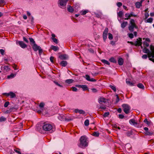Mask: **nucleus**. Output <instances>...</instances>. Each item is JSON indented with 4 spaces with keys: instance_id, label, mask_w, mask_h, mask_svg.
Listing matches in <instances>:
<instances>
[{
    "instance_id": "1",
    "label": "nucleus",
    "mask_w": 154,
    "mask_h": 154,
    "mask_svg": "<svg viewBox=\"0 0 154 154\" xmlns=\"http://www.w3.org/2000/svg\"><path fill=\"white\" fill-rule=\"evenodd\" d=\"M150 48L151 51L146 47L143 49V53L147 54L149 60L154 62V46L150 45Z\"/></svg>"
},
{
    "instance_id": "2",
    "label": "nucleus",
    "mask_w": 154,
    "mask_h": 154,
    "mask_svg": "<svg viewBox=\"0 0 154 154\" xmlns=\"http://www.w3.org/2000/svg\"><path fill=\"white\" fill-rule=\"evenodd\" d=\"M42 128L44 131H49L51 133L54 132L55 130V128L53 127L52 125L46 122H45L44 123Z\"/></svg>"
},
{
    "instance_id": "3",
    "label": "nucleus",
    "mask_w": 154,
    "mask_h": 154,
    "mask_svg": "<svg viewBox=\"0 0 154 154\" xmlns=\"http://www.w3.org/2000/svg\"><path fill=\"white\" fill-rule=\"evenodd\" d=\"M80 143L79 145L80 147L83 148L88 146V143L87 142V138L86 137L82 136L80 139Z\"/></svg>"
},
{
    "instance_id": "4",
    "label": "nucleus",
    "mask_w": 154,
    "mask_h": 154,
    "mask_svg": "<svg viewBox=\"0 0 154 154\" xmlns=\"http://www.w3.org/2000/svg\"><path fill=\"white\" fill-rule=\"evenodd\" d=\"M131 25H129L128 28L129 30L131 32H132L134 31V28L136 29L137 28V26H136L134 20L133 19H131L130 21Z\"/></svg>"
},
{
    "instance_id": "5",
    "label": "nucleus",
    "mask_w": 154,
    "mask_h": 154,
    "mask_svg": "<svg viewBox=\"0 0 154 154\" xmlns=\"http://www.w3.org/2000/svg\"><path fill=\"white\" fill-rule=\"evenodd\" d=\"M122 106L123 108V110L125 113L128 114L130 112V107L128 104H123L122 105Z\"/></svg>"
},
{
    "instance_id": "6",
    "label": "nucleus",
    "mask_w": 154,
    "mask_h": 154,
    "mask_svg": "<svg viewBox=\"0 0 154 154\" xmlns=\"http://www.w3.org/2000/svg\"><path fill=\"white\" fill-rule=\"evenodd\" d=\"M67 2V0H59V3L61 6L60 7L62 8H65Z\"/></svg>"
},
{
    "instance_id": "7",
    "label": "nucleus",
    "mask_w": 154,
    "mask_h": 154,
    "mask_svg": "<svg viewBox=\"0 0 154 154\" xmlns=\"http://www.w3.org/2000/svg\"><path fill=\"white\" fill-rule=\"evenodd\" d=\"M108 32V29L107 28H106L105 29L103 34V40L104 42H105L107 38V36Z\"/></svg>"
},
{
    "instance_id": "8",
    "label": "nucleus",
    "mask_w": 154,
    "mask_h": 154,
    "mask_svg": "<svg viewBox=\"0 0 154 154\" xmlns=\"http://www.w3.org/2000/svg\"><path fill=\"white\" fill-rule=\"evenodd\" d=\"M142 39L141 38H139L138 39H137V40L134 43V45L137 46H141V48H143V47L141 46L142 45Z\"/></svg>"
},
{
    "instance_id": "9",
    "label": "nucleus",
    "mask_w": 154,
    "mask_h": 154,
    "mask_svg": "<svg viewBox=\"0 0 154 154\" xmlns=\"http://www.w3.org/2000/svg\"><path fill=\"white\" fill-rule=\"evenodd\" d=\"M3 94L7 97L10 96L11 98H13L16 96V94L12 92H10L9 93H4Z\"/></svg>"
},
{
    "instance_id": "10",
    "label": "nucleus",
    "mask_w": 154,
    "mask_h": 154,
    "mask_svg": "<svg viewBox=\"0 0 154 154\" xmlns=\"http://www.w3.org/2000/svg\"><path fill=\"white\" fill-rule=\"evenodd\" d=\"M16 43L17 44H18V45L23 48H25L27 46V45L25 44L23 41H18Z\"/></svg>"
},
{
    "instance_id": "11",
    "label": "nucleus",
    "mask_w": 154,
    "mask_h": 154,
    "mask_svg": "<svg viewBox=\"0 0 154 154\" xmlns=\"http://www.w3.org/2000/svg\"><path fill=\"white\" fill-rule=\"evenodd\" d=\"M98 100V102L100 104H104L106 102V100L103 97L100 98Z\"/></svg>"
},
{
    "instance_id": "12",
    "label": "nucleus",
    "mask_w": 154,
    "mask_h": 154,
    "mask_svg": "<svg viewBox=\"0 0 154 154\" xmlns=\"http://www.w3.org/2000/svg\"><path fill=\"white\" fill-rule=\"evenodd\" d=\"M85 78L86 80L91 82H95L96 80L93 78H90V76L88 75H85Z\"/></svg>"
},
{
    "instance_id": "13",
    "label": "nucleus",
    "mask_w": 154,
    "mask_h": 154,
    "mask_svg": "<svg viewBox=\"0 0 154 154\" xmlns=\"http://www.w3.org/2000/svg\"><path fill=\"white\" fill-rule=\"evenodd\" d=\"M32 48L35 51H37L40 48V47L38 46L35 43L34 44L32 47Z\"/></svg>"
},
{
    "instance_id": "14",
    "label": "nucleus",
    "mask_w": 154,
    "mask_h": 154,
    "mask_svg": "<svg viewBox=\"0 0 154 154\" xmlns=\"http://www.w3.org/2000/svg\"><path fill=\"white\" fill-rule=\"evenodd\" d=\"M58 119L61 121H63L65 120H67L65 117L62 115H60L58 116Z\"/></svg>"
},
{
    "instance_id": "15",
    "label": "nucleus",
    "mask_w": 154,
    "mask_h": 154,
    "mask_svg": "<svg viewBox=\"0 0 154 154\" xmlns=\"http://www.w3.org/2000/svg\"><path fill=\"white\" fill-rule=\"evenodd\" d=\"M75 113H79L80 114H84L85 113V112L82 110H79V109H75Z\"/></svg>"
},
{
    "instance_id": "16",
    "label": "nucleus",
    "mask_w": 154,
    "mask_h": 154,
    "mask_svg": "<svg viewBox=\"0 0 154 154\" xmlns=\"http://www.w3.org/2000/svg\"><path fill=\"white\" fill-rule=\"evenodd\" d=\"M119 64L120 65H122L124 63V60L122 58H120L119 59L118 61Z\"/></svg>"
},
{
    "instance_id": "17",
    "label": "nucleus",
    "mask_w": 154,
    "mask_h": 154,
    "mask_svg": "<svg viewBox=\"0 0 154 154\" xmlns=\"http://www.w3.org/2000/svg\"><path fill=\"white\" fill-rule=\"evenodd\" d=\"M129 123L130 124H132L133 125H135L137 124V123L135 121L134 119H131L129 120Z\"/></svg>"
},
{
    "instance_id": "18",
    "label": "nucleus",
    "mask_w": 154,
    "mask_h": 154,
    "mask_svg": "<svg viewBox=\"0 0 154 154\" xmlns=\"http://www.w3.org/2000/svg\"><path fill=\"white\" fill-rule=\"evenodd\" d=\"M143 122L144 123H146L148 126H149L152 123L151 121H148L147 119H145L144 120Z\"/></svg>"
},
{
    "instance_id": "19",
    "label": "nucleus",
    "mask_w": 154,
    "mask_h": 154,
    "mask_svg": "<svg viewBox=\"0 0 154 154\" xmlns=\"http://www.w3.org/2000/svg\"><path fill=\"white\" fill-rule=\"evenodd\" d=\"M51 49L53 50L54 51H56L59 49V48L58 47L54 45H51Z\"/></svg>"
},
{
    "instance_id": "20",
    "label": "nucleus",
    "mask_w": 154,
    "mask_h": 154,
    "mask_svg": "<svg viewBox=\"0 0 154 154\" xmlns=\"http://www.w3.org/2000/svg\"><path fill=\"white\" fill-rule=\"evenodd\" d=\"M136 7L139 8L142 6V3L140 2H137L135 3Z\"/></svg>"
},
{
    "instance_id": "21",
    "label": "nucleus",
    "mask_w": 154,
    "mask_h": 154,
    "mask_svg": "<svg viewBox=\"0 0 154 154\" xmlns=\"http://www.w3.org/2000/svg\"><path fill=\"white\" fill-rule=\"evenodd\" d=\"M60 65L63 66H65L67 64V62L66 61H62L60 63Z\"/></svg>"
},
{
    "instance_id": "22",
    "label": "nucleus",
    "mask_w": 154,
    "mask_h": 154,
    "mask_svg": "<svg viewBox=\"0 0 154 154\" xmlns=\"http://www.w3.org/2000/svg\"><path fill=\"white\" fill-rule=\"evenodd\" d=\"M137 86L139 88L144 89L145 88L144 86L142 83H139L137 85Z\"/></svg>"
},
{
    "instance_id": "23",
    "label": "nucleus",
    "mask_w": 154,
    "mask_h": 154,
    "mask_svg": "<svg viewBox=\"0 0 154 154\" xmlns=\"http://www.w3.org/2000/svg\"><path fill=\"white\" fill-rule=\"evenodd\" d=\"M67 56L66 55L64 54L59 56V58L61 60H64L66 58Z\"/></svg>"
},
{
    "instance_id": "24",
    "label": "nucleus",
    "mask_w": 154,
    "mask_h": 154,
    "mask_svg": "<svg viewBox=\"0 0 154 154\" xmlns=\"http://www.w3.org/2000/svg\"><path fill=\"white\" fill-rule=\"evenodd\" d=\"M153 134V132L152 131H147L145 133V134L146 135L151 136Z\"/></svg>"
},
{
    "instance_id": "25",
    "label": "nucleus",
    "mask_w": 154,
    "mask_h": 154,
    "mask_svg": "<svg viewBox=\"0 0 154 154\" xmlns=\"http://www.w3.org/2000/svg\"><path fill=\"white\" fill-rule=\"evenodd\" d=\"M128 24L127 22H124L121 24V26L122 28H124Z\"/></svg>"
},
{
    "instance_id": "26",
    "label": "nucleus",
    "mask_w": 154,
    "mask_h": 154,
    "mask_svg": "<svg viewBox=\"0 0 154 154\" xmlns=\"http://www.w3.org/2000/svg\"><path fill=\"white\" fill-rule=\"evenodd\" d=\"M68 11L71 13H72L74 11V9L71 6H69V7L67 8Z\"/></svg>"
},
{
    "instance_id": "27",
    "label": "nucleus",
    "mask_w": 154,
    "mask_h": 154,
    "mask_svg": "<svg viewBox=\"0 0 154 154\" xmlns=\"http://www.w3.org/2000/svg\"><path fill=\"white\" fill-rule=\"evenodd\" d=\"M101 61L104 64H107L108 65H109L110 64V63L108 61L105 60H101Z\"/></svg>"
},
{
    "instance_id": "28",
    "label": "nucleus",
    "mask_w": 154,
    "mask_h": 154,
    "mask_svg": "<svg viewBox=\"0 0 154 154\" xmlns=\"http://www.w3.org/2000/svg\"><path fill=\"white\" fill-rule=\"evenodd\" d=\"M74 80L72 79H67L65 81V82L68 84H70L72 83L73 82Z\"/></svg>"
},
{
    "instance_id": "29",
    "label": "nucleus",
    "mask_w": 154,
    "mask_h": 154,
    "mask_svg": "<svg viewBox=\"0 0 154 154\" xmlns=\"http://www.w3.org/2000/svg\"><path fill=\"white\" fill-rule=\"evenodd\" d=\"M125 133L127 136L130 137L132 135V131H128Z\"/></svg>"
},
{
    "instance_id": "30",
    "label": "nucleus",
    "mask_w": 154,
    "mask_h": 154,
    "mask_svg": "<svg viewBox=\"0 0 154 154\" xmlns=\"http://www.w3.org/2000/svg\"><path fill=\"white\" fill-rule=\"evenodd\" d=\"M92 135L95 137H98L99 136V133L98 132L94 131Z\"/></svg>"
},
{
    "instance_id": "31",
    "label": "nucleus",
    "mask_w": 154,
    "mask_h": 154,
    "mask_svg": "<svg viewBox=\"0 0 154 154\" xmlns=\"http://www.w3.org/2000/svg\"><path fill=\"white\" fill-rule=\"evenodd\" d=\"M6 120V118L4 116H2L0 118V122L5 121Z\"/></svg>"
},
{
    "instance_id": "32",
    "label": "nucleus",
    "mask_w": 154,
    "mask_h": 154,
    "mask_svg": "<svg viewBox=\"0 0 154 154\" xmlns=\"http://www.w3.org/2000/svg\"><path fill=\"white\" fill-rule=\"evenodd\" d=\"M88 10L82 11L80 12V13L82 15H84L85 14L87 13H88Z\"/></svg>"
},
{
    "instance_id": "33",
    "label": "nucleus",
    "mask_w": 154,
    "mask_h": 154,
    "mask_svg": "<svg viewBox=\"0 0 154 154\" xmlns=\"http://www.w3.org/2000/svg\"><path fill=\"white\" fill-rule=\"evenodd\" d=\"M109 60L110 62L113 63H116V60L113 57H111L109 59Z\"/></svg>"
},
{
    "instance_id": "34",
    "label": "nucleus",
    "mask_w": 154,
    "mask_h": 154,
    "mask_svg": "<svg viewBox=\"0 0 154 154\" xmlns=\"http://www.w3.org/2000/svg\"><path fill=\"white\" fill-rule=\"evenodd\" d=\"M81 88H82L84 91L88 89L87 87L85 85H82Z\"/></svg>"
},
{
    "instance_id": "35",
    "label": "nucleus",
    "mask_w": 154,
    "mask_h": 154,
    "mask_svg": "<svg viewBox=\"0 0 154 154\" xmlns=\"http://www.w3.org/2000/svg\"><path fill=\"white\" fill-rule=\"evenodd\" d=\"M100 107L103 110H105L106 108V106L103 104H100Z\"/></svg>"
},
{
    "instance_id": "36",
    "label": "nucleus",
    "mask_w": 154,
    "mask_h": 154,
    "mask_svg": "<svg viewBox=\"0 0 154 154\" xmlns=\"http://www.w3.org/2000/svg\"><path fill=\"white\" fill-rule=\"evenodd\" d=\"M123 13L122 11H120L118 13V16L120 17H121L123 16Z\"/></svg>"
},
{
    "instance_id": "37",
    "label": "nucleus",
    "mask_w": 154,
    "mask_h": 154,
    "mask_svg": "<svg viewBox=\"0 0 154 154\" xmlns=\"http://www.w3.org/2000/svg\"><path fill=\"white\" fill-rule=\"evenodd\" d=\"M84 124L86 126L88 125L89 124V120L88 119H86L85 121Z\"/></svg>"
},
{
    "instance_id": "38",
    "label": "nucleus",
    "mask_w": 154,
    "mask_h": 154,
    "mask_svg": "<svg viewBox=\"0 0 154 154\" xmlns=\"http://www.w3.org/2000/svg\"><path fill=\"white\" fill-rule=\"evenodd\" d=\"M109 87L110 88L112 89L115 92L116 91V88L115 86L113 85H110Z\"/></svg>"
},
{
    "instance_id": "39",
    "label": "nucleus",
    "mask_w": 154,
    "mask_h": 154,
    "mask_svg": "<svg viewBox=\"0 0 154 154\" xmlns=\"http://www.w3.org/2000/svg\"><path fill=\"white\" fill-rule=\"evenodd\" d=\"M14 151L17 153L18 154H21L20 152V149H14Z\"/></svg>"
},
{
    "instance_id": "40",
    "label": "nucleus",
    "mask_w": 154,
    "mask_h": 154,
    "mask_svg": "<svg viewBox=\"0 0 154 154\" xmlns=\"http://www.w3.org/2000/svg\"><path fill=\"white\" fill-rule=\"evenodd\" d=\"M143 45L144 46V47H148L149 45L148 43L146 41H144L143 42Z\"/></svg>"
},
{
    "instance_id": "41",
    "label": "nucleus",
    "mask_w": 154,
    "mask_h": 154,
    "mask_svg": "<svg viewBox=\"0 0 154 154\" xmlns=\"http://www.w3.org/2000/svg\"><path fill=\"white\" fill-rule=\"evenodd\" d=\"M153 21V18H150L146 20V22L147 23H151Z\"/></svg>"
},
{
    "instance_id": "42",
    "label": "nucleus",
    "mask_w": 154,
    "mask_h": 154,
    "mask_svg": "<svg viewBox=\"0 0 154 154\" xmlns=\"http://www.w3.org/2000/svg\"><path fill=\"white\" fill-rule=\"evenodd\" d=\"M125 17L127 18H125V20H128L129 18L131 17V16H130V14H126Z\"/></svg>"
},
{
    "instance_id": "43",
    "label": "nucleus",
    "mask_w": 154,
    "mask_h": 154,
    "mask_svg": "<svg viewBox=\"0 0 154 154\" xmlns=\"http://www.w3.org/2000/svg\"><path fill=\"white\" fill-rule=\"evenodd\" d=\"M108 38L110 40H112L113 38V36L110 33H108Z\"/></svg>"
},
{
    "instance_id": "44",
    "label": "nucleus",
    "mask_w": 154,
    "mask_h": 154,
    "mask_svg": "<svg viewBox=\"0 0 154 154\" xmlns=\"http://www.w3.org/2000/svg\"><path fill=\"white\" fill-rule=\"evenodd\" d=\"M29 40H30V41L32 43V44H33V45L34 44H35V41H34L33 39L32 38H29Z\"/></svg>"
},
{
    "instance_id": "45",
    "label": "nucleus",
    "mask_w": 154,
    "mask_h": 154,
    "mask_svg": "<svg viewBox=\"0 0 154 154\" xmlns=\"http://www.w3.org/2000/svg\"><path fill=\"white\" fill-rule=\"evenodd\" d=\"M54 82L56 84V85L60 87H63V86L62 85L59 84L58 82L56 81H54Z\"/></svg>"
},
{
    "instance_id": "46",
    "label": "nucleus",
    "mask_w": 154,
    "mask_h": 154,
    "mask_svg": "<svg viewBox=\"0 0 154 154\" xmlns=\"http://www.w3.org/2000/svg\"><path fill=\"white\" fill-rule=\"evenodd\" d=\"M51 39L54 43H55L56 44L57 43V38H51Z\"/></svg>"
},
{
    "instance_id": "47",
    "label": "nucleus",
    "mask_w": 154,
    "mask_h": 154,
    "mask_svg": "<svg viewBox=\"0 0 154 154\" xmlns=\"http://www.w3.org/2000/svg\"><path fill=\"white\" fill-rule=\"evenodd\" d=\"M9 102L8 101H7L5 103L4 106L5 107H7L9 105Z\"/></svg>"
},
{
    "instance_id": "48",
    "label": "nucleus",
    "mask_w": 154,
    "mask_h": 154,
    "mask_svg": "<svg viewBox=\"0 0 154 154\" xmlns=\"http://www.w3.org/2000/svg\"><path fill=\"white\" fill-rule=\"evenodd\" d=\"M44 103L43 102L41 103L39 105V106L40 107L42 108L44 107Z\"/></svg>"
},
{
    "instance_id": "49",
    "label": "nucleus",
    "mask_w": 154,
    "mask_h": 154,
    "mask_svg": "<svg viewBox=\"0 0 154 154\" xmlns=\"http://www.w3.org/2000/svg\"><path fill=\"white\" fill-rule=\"evenodd\" d=\"M126 82L127 84H128L132 86L133 85V83L131 82L130 81H127V80H126Z\"/></svg>"
},
{
    "instance_id": "50",
    "label": "nucleus",
    "mask_w": 154,
    "mask_h": 154,
    "mask_svg": "<svg viewBox=\"0 0 154 154\" xmlns=\"http://www.w3.org/2000/svg\"><path fill=\"white\" fill-rule=\"evenodd\" d=\"M116 103H117L119 101V99L118 94L116 95Z\"/></svg>"
},
{
    "instance_id": "51",
    "label": "nucleus",
    "mask_w": 154,
    "mask_h": 154,
    "mask_svg": "<svg viewBox=\"0 0 154 154\" xmlns=\"http://www.w3.org/2000/svg\"><path fill=\"white\" fill-rule=\"evenodd\" d=\"M4 69L5 70H6V71H8L9 69V66H4Z\"/></svg>"
},
{
    "instance_id": "52",
    "label": "nucleus",
    "mask_w": 154,
    "mask_h": 154,
    "mask_svg": "<svg viewBox=\"0 0 154 154\" xmlns=\"http://www.w3.org/2000/svg\"><path fill=\"white\" fill-rule=\"evenodd\" d=\"M109 115V112H106L104 113L103 115V116L104 117H107Z\"/></svg>"
},
{
    "instance_id": "53",
    "label": "nucleus",
    "mask_w": 154,
    "mask_h": 154,
    "mask_svg": "<svg viewBox=\"0 0 154 154\" xmlns=\"http://www.w3.org/2000/svg\"><path fill=\"white\" fill-rule=\"evenodd\" d=\"M130 16H131V17H137V15L134 14V13L133 12H131L130 14Z\"/></svg>"
},
{
    "instance_id": "54",
    "label": "nucleus",
    "mask_w": 154,
    "mask_h": 154,
    "mask_svg": "<svg viewBox=\"0 0 154 154\" xmlns=\"http://www.w3.org/2000/svg\"><path fill=\"white\" fill-rule=\"evenodd\" d=\"M54 57L53 56H51L50 57V60L51 61V62L52 63H54L53 60L54 59Z\"/></svg>"
},
{
    "instance_id": "55",
    "label": "nucleus",
    "mask_w": 154,
    "mask_h": 154,
    "mask_svg": "<svg viewBox=\"0 0 154 154\" xmlns=\"http://www.w3.org/2000/svg\"><path fill=\"white\" fill-rule=\"evenodd\" d=\"M145 19H147L149 16V13L147 12H146L145 14Z\"/></svg>"
},
{
    "instance_id": "56",
    "label": "nucleus",
    "mask_w": 154,
    "mask_h": 154,
    "mask_svg": "<svg viewBox=\"0 0 154 154\" xmlns=\"http://www.w3.org/2000/svg\"><path fill=\"white\" fill-rule=\"evenodd\" d=\"M14 77V75L13 74H11L9 75H8V78H12Z\"/></svg>"
},
{
    "instance_id": "57",
    "label": "nucleus",
    "mask_w": 154,
    "mask_h": 154,
    "mask_svg": "<svg viewBox=\"0 0 154 154\" xmlns=\"http://www.w3.org/2000/svg\"><path fill=\"white\" fill-rule=\"evenodd\" d=\"M129 37L131 38H132L134 37V35L132 33H130L128 35Z\"/></svg>"
},
{
    "instance_id": "58",
    "label": "nucleus",
    "mask_w": 154,
    "mask_h": 154,
    "mask_svg": "<svg viewBox=\"0 0 154 154\" xmlns=\"http://www.w3.org/2000/svg\"><path fill=\"white\" fill-rule=\"evenodd\" d=\"M4 52L5 51L3 49H0V53L2 55H4Z\"/></svg>"
},
{
    "instance_id": "59",
    "label": "nucleus",
    "mask_w": 154,
    "mask_h": 154,
    "mask_svg": "<svg viewBox=\"0 0 154 154\" xmlns=\"http://www.w3.org/2000/svg\"><path fill=\"white\" fill-rule=\"evenodd\" d=\"M117 5L118 7H120L122 5V4L121 2H118L117 3Z\"/></svg>"
},
{
    "instance_id": "60",
    "label": "nucleus",
    "mask_w": 154,
    "mask_h": 154,
    "mask_svg": "<svg viewBox=\"0 0 154 154\" xmlns=\"http://www.w3.org/2000/svg\"><path fill=\"white\" fill-rule=\"evenodd\" d=\"M147 57V56L146 54H144L142 56V58L143 59H146Z\"/></svg>"
},
{
    "instance_id": "61",
    "label": "nucleus",
    "mask_w": 154,
    "mask_h": 154,
    "mask_svg": "<svg viewBox=\"0 0 154 154\" xmlns=\"http://www.w3.org/2000/svg\"><path fill=\"white\" fill-rule=\"evenodd\" d=\"M72 89L73 91H76L77 90V89L75 87H72Z\"/></svg>"
},
{
    "instance_id": "62",
    "label": "nucleus",
    "mask_w": 154,
    "mask_h": 154,
    "mask_svg": "<svg viewBox=\"0 0 154 154\" xmlns=\"http://www.w3.org/2000/svg\"><path fill=\"white\" fill-rule=\"evenodd\" d=\"M38 51H39V54H41L42 53V49L40 47V48H39V49H38Z\"/></svg>"
},
{
    "instance_id": "63",
    "label": "nucleus",
    "mask_w": 154,
    "mask_h": 154,
    "mask_svg": "<svg viewBox=\"0 0 154 154\" xmlns=\"http://www.w3.org/2000/svg\"><path fill=\"white\" fill-rule=\"evenodd\" d=\"M119 118L120 119H122L124 118V116L122 114H119Z\"/></svg>"
},
{
    "instance_id": "64",
    "label": "nucleus",
    "mask_w": 154,
    "mask_h": 154,
    "mask_svg": "<svg viewBox=\"0 0 154 154\" xmlns=\"http://www.w3.org/2000/svg\"><path fill=\"white\" fill-rule=\"evenodd\" d=\"M23 40L24 41H25L27 43H28L29 41H28V40L25 37H23Z\"/></svg>"
}]
</instances>
